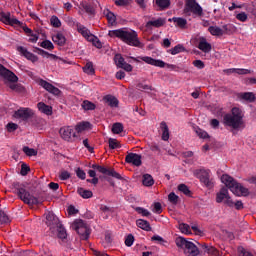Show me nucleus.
I'll return each instance as SVG.
<instances>
[{
	"instance_id": "1",
	"label": "nucleus",
	"mask_w": 256,
	"mask_h": 256,
	"mask_svg": "<svg viewBox=\"0 0 256 256\" xmlns=\"http://www.w3.org/2000/svg\"><path fill=\"white\" fill-rule=\"evenodd\" d=\"M109 35L110 37H118V39H121V41H123L127 45H130L131 47H143V44L141 43V41H139V38L137 37V32L133 30H112L109 32Z\"/></svg>"
},
{
	"instance_id": "2",
	"label": "nucleus",
	"mask_w": 256,
	"mask_h": 256,
	"mask_svg": "<svg viewBox=\"0 0 256 256\" xmlns=\"http://www.w3.org/2000/svg\"><path fill=\"white\" fill-rule=\"evenodd\" d=\"M221 183H223L231 193L237 197H247L249 195V189L245 188L241 183L237 182L235 178L228 174H223L221 176Z\"/></svg>"
},
{
	"instance_id": "3",
	"label": "nucleus",
	"mask_w": 256,
	"mask_h": 256,
	"mask_svg": "<svg viewBox=\"0 0 256 256\" xmlns=\"http://www.w3.org/2000/svg\"><path fill=\"white\" fill-rule=\"evenodd\" d=\"M243 117H245L243 110L234 107L230 114L224 116V125L232 129H241L243 127Z\"/></svg>"
},
{
	"instance_id": "4",
	"label": "nucleus",
	"mask_w": 256,
	"mask_h": 256,
	"mask_svg": "<svg viewBox=\"0 0 256 256\" xmlns=\"http://www.w3.org/2000/svg\"><path fill=\"white\" fill-rule=\"evenodd\" d=\"M194 175L200 179L204 187L207 189H213L215 187V178H213V173L209 169H200L194 172Z\"/></svg>"
},
{
	"instance_id": "5",
	"label": "nucleus",
	"mask_w": 256,
	"mask_h": 256,
	"mask_svg": "<svg viewBox=\"0 0 256 256\" xmlns=\"http://www.w3.org/2000/svg\"><path fill=\"white\" fill-rule=\"evenodd\" d=\"M72 229L77 231L78 235H80L81 239H89V235H91V230L89 226L83 220H75L72 224Z\"/></svg>"
},
{
	"instance_id": "6",
	"label": "nucleus",
	"mask_w": 256,
	"mask_h": 256,
	"mask_svg": "<svg viewBox=\"0 0 256 256\" xmlns=\"http://www.w3.org/2000/svg\"><path fill=\"white\" fill-rule=\"evenodd\" d=\"M141 61H144V63H147V65H153L154 67H160L163 69V67H167L171 71H177V66L173 64H166L163 60H157L149 56H142L139 57Z\"/></svg>"
},
{
	"instance_id": "7",
	"label": "nucleus",
	"mask_w": 256,
	"mask_h": 256,
	"mask_svg": "<svg viewBox=\"0 0 256 256\" xmlns=\"http://www.w3.org/2000/svg\"><path fill=\"white\" fill-rule=\"evenodd\" d=\"M216 203H224L227 207H233L235 205V202H233V199H231V196L229 195V189L225 187H222L216 193Z\"/></svg>"
},
{
	"instance_id": "8",
	"label": "nucleus",
	"mask_w": 256,
	"mask_h": 256,
	"mask_svg": "<svg viewBox=\"0 0 256 256\" xmlns=\"http://www.w3.org/2000/svg\"><path fill=\"white\" fill-rule=\"evenodd\" d=\"M18 195L24 203H27V205H37V203H39V200L25 190V188L18 189Z\"/></svg>"
},
{
	"instance_id": "9",
	"label": "nucleus",
	"mask_w": 256,
	"mask_h": 256,
	"mask_svg": "<svg viewBox=\"0 0 256 256\" xmlns=\"http://www.w3.org/2000/svg\"><path fill=\"white\" fill-rule=\"evenodd\" d=\"M46 225H48V227H50V231H52V233H54L55 228L59 227V225H61V222L59 221V218L57 216H55V214L53 212H48L46 214Z\"/></svg>"
},
{
	"instance_id": "10",
	"label": "nucleus",
	"mask_w": 256,
	"mask_h": 256,
	"mask_svg": "<svg viewBox=\"0 0 256 256\" xmlns=\"http://www.w3.org/2000/svg\"><path fill=\"white\" fill-rule=\"evenodd\" d=\"M0 20L3 23H6V25H12L13 26H17V27H21L22 23L21 21L17 20V18L15 17H11V13L9 12H2L0 14Z\"/></svg>"
},
{
	"instance_id": "11",
	"label": "nucleus",
	"mask_w": 256,
	"mask_h": 256,
	"mask_svg": "<svg viewBox=\"0 0 256 256\" xmlns=\"http://www.w3.org/2000/svg\"><path fill=\"white\" fill-rule=\"evenodd\" d=\"M186 7L188 11H191V13H194V15H198L199 17L203 15V8L195 0H187Z\"/></svg>"
},
{
	"instance_id": "12",
	"label": "nucleus",
	"mask_w": 256,
	"mask_h": 256,
	"mask_svg": "<svg viewBox=\"0 0 256 256\" xmlns=\"http://www.w3.org/2000/svg\"><path fill=\"white\" fill-rule=\"evenodd\" d=\"M115 64L120 69H124V71H127L128 73H131L133 71V66L131 64L125 62V58L121 56V54H116L114 57Z\"/></svg>"
},
{
	"instance_id": "13",
	"label": "nucleus",
	"mask_w": 256,
	"mask_h": 256,
	"mask_svg": "<svg viewBox=\"0 0 256 256\" xmlns=\"http://www.w3.org/2000/svg\"><path fill=\"white\" fill-rule=\"evenodd\" d=\"M60 137L64 141H71L72 137H76L75 130L71 126H64L60 128Z\"/></svg>"
},
{
	"instance_id": "14",
	"label": "nucleus",
	"mask_w": 256,
	"mask_h": 256,
	"mask_svg": "<svg viewBox=\"0 0 256 256\" xmlns=\"http://www.w3.org/2000/svg\"><path fill=\"white\" fill-rule=\"evenodd\" d=\"M125 161L130 165H134V167H141L142 164L141 155L137 153H129L126 155Z\"/></svg>"
},
{
	"instance_id": "15",
	"label": "nucleus",
	"mask_w": 256,
	"mask_h": 256,
	"mask_svg": "<svg viewBox=\"0 0 256 256\" xmlns=\"http://www.w3.org/2000/svg\"><path fill=\"white\" fill-rule=\"evenodd\" d=\"M32 115L33 111L29 108H20L14 113L15 119H22L23 121H27Z\"/></svg>"
},
{
	"instance_id": "16",
	"label": "nucleus",
	"mask_w": 256,
	"mask_h": 256,
	"mask_svg": "<svg viewBox=\"0 0 256 256\" xmlns=\"http://www.w3.org/2000/svg\"><path fill=\"white\" fill-rule=\"evenodd\" d=\"M0 75L1 77H4L6 81H19V78L15 73L11 72L9 69L3 67V65L0 64Z\"/></svg>"
},
{
	"instance_id": "17",
	"label": "nucleus",
	"mask_w": 256,
	"mask_h": 256,
	"mask_svg": "<svg viewBox=\"0 0 256 256\" xmlns=\"http://www.w3.org/2000/svg\"><path fill=\"white\" fill-rule=\"evenodd\" d=\"M40 87H43L48 93H52V95H59L61 93V90L59 88L53 86V84L45 81V80H40L39 81Z\"/></svg>"
},
{
	"instance_id": "18",
	"label": "nucleus",
	"mask_w": 256,
	"mask_h": 256,
	"mask_svg": "<svg viewBox=\"0 0 256 256\" xmlns=\"http://www.w3.org/2000/svg\"><path fill=\"white\" fill-rule=\"evenodd\" d=\"M184 253L188 256H197L199 255V248L193 242L188 241L186 248H184Z\"/></svg>"
},
{
	"instance_id": "19",
	"label": "nucleus",
	"mask_w": 256,
	"mask_h": 256,
	"mask_svg": "<svg viewBox=\"0 0 256 256\" xmlns=\"http://www.w3.org/2000/svg\"><path fill=\"white\" fill-rule=\"evenodd\" d=\"M18 51H19V53H21V55L26 57V59H28L29 61H32V63H36V61H39V58H37V56L35 54L29 52L23 46L18 47Z\"/></svg>"
},
{
	"instance_id": "20",
	"label": "nucleus",
	"mask_w": 256,
	"mask_h": 256,
	"mask_svg": "<svg viewBox=\"0 0 256 256\" xmlns=\"http://www.w3.org/2000/svg\"><path fill=\"white\" fill-rule=\"evenodd\" d=\"M77 31L78 33H81L84 39H87V41L92 40L94 38V35L91 34V31L87 29V27L77 24Z\"/></svg>"
},
{
	"instance_id": "21",
	"label": "nucleus",
	"mask_w": 256,
	"mask_h": 256,
	"mask_svg": "<svg viewBox=\"0 0 256 256\" xmlns=\"http://www.w3.org/2000/svg\"><path fill=\"white\" fill-rule=\"evenodd\" d=\"M211 44L207 42V39L201 38L198 43V49L202 51L203 53H211Z\"/></svg>"
},
{
	"instance_id": "22",
	"label": "nucleus",
	"mask_w": 256,
	"mask_h": 256,
	"mask_svg": "<svg viewBox=\"0 0 256 256\" xmlns=\"http://www.w3.org/2000/svg\"><path fill=\"white\" fill-rule=\"evenodd\" d=\"M240 101H246L247 103H253L255 101V94L253 92H244L238 94Z\"/></svg>"
},
{
	"instance_id": "23",
	"label": "nucleus",
	"mask_w": 256,
	"mask_h": 256,
	"mask_svg": "<svg viewBox=\"0 0 256 256\" xmlns=\"http://www.w3.org/2000/svg\"><path fill=\"white\" fill-rule=\"evenodd\" d=\"M224 71L225 73H228V75H231V73H236L237 75H249V73H251V70L243 68H230Z\"/></svg>"
},
{
	"instance_id": "24",
	"label": "nucleus",
	"mask_w": 256,
	"mask_h": 256,
	"mask_svg": "<svg viewBox=\"0 0 256 256\" xmlns=\"http://www.w3.org/2000/svg\"><path fill=\"white\" fill-rule=\"evenodd\" d=\"M208 31L213 37H223L224 35L223 28L219 26H209Z\"/></svg>"
},
{
	"instance_id": "25",
	"label": "nucleus",
	"mask_w": 256,
	"mask_h": 256,
	"mask_svg": "<svg viewBox=\"0 0 256 256\" xmlns=\"http://www.w3.org/2000/svg\"><path fill=\"white\" fill-rule=\"evenodd\" d=\"M103 15L106 17L110 25H115V23H117V17L109 9H104Z\"/></svg>"
},
{
	"instance_id": "26",
	"label": "nucleus",
	"mask_w": 256,
	"mask_h": 256,
	"mask_svg": "<svg viewBox=\"0 0 256 256\" xmlns=\"http://www.w3.org/2000/svg\"><path fill=\"white\" fill-rule=\"evenodd\" d=\"M37 107L39 111H41V113H44L45 115H51L53 113V108L43 102H39Z\"/></svg>"
},
{
	"instance_id": "27",
	"label": "nucleus",
	"mask_w": 256,
	"mask_h": 256,
	"mask_svg": "<svg viewBox=\"0 0 256 256\" xmlns=\"http://www.w3.org/2000/svg\"><path fill=\"white\" fill-rule=\"evenodd\" d=\"M104 101L109 107H119V100L115 96L107 95L104 97Z\"/></svg>"
},
{
	"instance_id": "28",
	"label": "nucleus",
	"mask_w": 256,
	"mask_h": 256,
	"mask_svg": "<svg viewBox=\"0 0 256 256\" xmlns=\"http://www.w3.org/2000/svg\"><path fill=\"white\" fill-rule=\"evenodd\" d=\"M222 31L224 35H233L237 31V26L233 24H225L222 26Z\"/></svg>"
},
{
	"instance_id": "29",
	"label": "nucleus",
	"mask_w": 256,
	"mask_h": 256,
	"mask_svg": "<svg viewBox=\"0 0 256 256\" xmlns=\"http://www.w3.org/2000/svg\"><path fill=\"white\" fill-rule=\"evenodd\" d=\"M160 128L162 130V140L169 141V126H167L166 122L160 123Z\"/></svg>"
},
{
	"instance_id": "30",
	"label": "nucleus",
	"mask_w": 256,
	"mask_h": 256,
	"mask_svg": "<svg viewBox=\"0 0 256 256\" xmlns=\"http://www.w3.org/2000/svg\"><path fill=\"white\" fill-rule=\"evenodd\" d=\"M142 183L145 187H153L155 185V180L153 179V176L150 174H144Z\"/></svg>"
},
{
	"instance_id": "31",
	"label": "nucleus",
	"mask_w": 256,
	"mask_h": 256,
	"mask_svg": "<svg viewBox=\"0 0 256 256\" xmlns=\"http://www.w3.org/2000/svg\"><path fill=\"white\" fill-rule=\"evenodd\" d=\"M165 25V20L159 18L156 20H151L146 23V27L149 29L150 27H163Z\"/></svg>"
},
{
	"instance_id": "32",
	"label": "nucleus",
	"mask_w": 256,
	"mask_h": 256,
	"mask_svg": "<svg viewBox=\"0 0 256 256\" xmlns=\"http://www.w3.org/2000/svg\"><path fill=\"white\" fill-rule=\"evenodd\" d=\"M54 233H57L59 239H67V231H65V228H63L61 224L55 227Z\"/></svg>"
},
{
	"instance_id": "33",
	"label": "nucleus",
	"mask_w": 256,
	"mask_h": 256,
	"mask_svg": "<svg viewBox=\"0 0 256 256\" xmlns=\"http://www.w3.org/2000/svg\"><path fill=\"white\" fill-rule=\"evenodd\" d=\"M169 21H174L176 27H180L181 29H185V27H187V20L185 18L174 17L172 19H169Z\"/></svg>"
},
{
	"instance_id": "34",
	"label": "nucleus",
	"mask_w": 256,
	"mask_h": 256,
	"mask_svg": "<svg viewBox=\"0 0 256 256\" xmlns=\"http://www.w3.org/2000/svg\"><path fill=\"white\" fill-rule=\"evenodd\" d=\"M137 227H139L140 229H143L144 231H151V224H149L148 221L143 220V219H139L136 222Z\"/></svg>"
},
{
	"instance_id": "35",
	"label": "nucleus",
	"mask_w": 256,
	"mask_h": 256,
	"mask_svg": "<svg viewBox=\"0 0 256 256\" xmlns=\"http://www.w3.org/2000/svg\"><path fill=\"white\" fill-rule=\"evenodd\" d=\"M52 41H54L55 43H57V45H65V36L62 33H58L54 36H52Z\"/></svg>"
},
{
	"instance_id": "36",
	"label": "nucleus",
	"mask_w": 256,
	"mask_h": 256,
	"mask_svg": "<svg viewBox=\"0 0 256 256\" xmlns=\"http://www.w3.org/2000/svg\"><path fill=\"white\" fill-rule=\"evenodd\" d=\"M78 195H81L83 199H91L93 197V192L90 190H85L83 188H78Z\"/></svg>"
},
{
	"instance_id": "37",
	"label": "nucleus",
	"mask_w": 256,
	"mask_h": 256,
	"mask_svg": "<svg viewBox=\"0 0 256 256\" xmlns=\"http://www.w3.org/2000/svg\"><path fill=\"white\" fill-rule=\"evenodd\" d=\"M91 127V124L89 122H82L76 125V131L77 133H83V131H87Z\"/></svg>"
},
{
	"instance_id": "38",
	"label": "nucleus",
	"mask_w": 256,
	"mask_h": 256,
	"mask_svg": "<svg viewBox=\"0 0 256 256\" xmlns=\"http://www.w3.org/2000/svg\"><path fill=\"white\" fill-rule=\"evenodd\" d=\"M40 47H42L43 49H47L48 51H53V49H55L53 42H51L50 40L42 41Z\"/></svg>"
},
{
	"instance_id": "39",
	"label": "nucleus",
	"mask_w": 256,
	"mask_h": 256,
	"mask_svg": "<svg viewBox=\"0 0 256 256\" xmlns=\"http://www.w3.org/2000/svg\"><path fill=\"white\" fill-rule=\"evenodd\" d=\"M175 242L177 247H180V249H184V250L187 247V244L189 243V241L185 240V238L183 237L176 238Z\"/></svg>"
},
{
	"instance_id": "40",
	"label": "nucleus",
	"mask_w": 256,
	"mask_h": 256,
	"mask_svg": "<svg viewBox=\"0 0 256 256\" xmlns=\"http://www.w3.org/2000/svg\"><path fill=\"white\" fill-rule=\"evenodd\" d=\"M23 152L25 153V155H27V157L37 156V150H35L33 148H29V146H24L23 147Z\"/></svg>"
},
{
	"instance_id": "41",
	"label": "nucleus",
	"mask_w": 256,
	"mask_h": 256,
	"mask_svg": "<svg viewBox=\"0 0 256 256\" xmlns=\"http://www.w3.org/2000/svg\"><path fill=\"white\" fill-rule=\"evenodd\" d=\"M84 73L87 75H93L95 73V68H93V63L87 62L86 65L83 67Z\"/></svg>"
},
{
	"instance_id": "42",
	"label": "nucleus",
	"mask_w": 256,
	"mask_h": 256,
	"mask_svg": "<svg viewBox=\"0 0 256 256\" xmlns=\"http://www.w3.org/2000/svg\"><path fill=\"white\" fill-rule=\"evenodd\" d=\"M156 5H158V7L160 9H168L169 5H171V1L170 0H156Z\"/></svg>"
},
{
	"instance_id": "43",
	"label": "nucleus",
	"mask_w": 256,
	"mask_h": 256,
	"mask_svg": "<svg viewBox=\"0 0 256 256\" xmlns=\"http://www.w3.org/2000/svg\"><path fill=\"white\" fill-rule=\"evenodd\" d=\"M112 133H114L115 135H119V133H123V124L121 123L113 124Z\"/></svg>"
},
{
	"instance_id": "44",
	"label": "nucleus",
	"mask_w": 256,
	"mask_h": 256,
	"mask_svg": "<svg viewBox=\"0 0 256 256\" xmlns=\"http://www.w3.org/2000/svg\"><path fill=\"white\" fill-rule=\"evenodd\" d=\"M179 229L181 233H184L185 235H191V227H189L188 224H185V223L179 224Z\"/></svg>"
},
{
	"instance_id": "45",
	"label": "nucleus",
	"mask_w": 256,
	"mask_h": 256,
	"mask_svg": "<svg viewBox=\"0 0 256 256\" xmlns=\"http://www.w3.org/2000/svg\"><path fill=\"white\" fill-rule=\"evenodd\" d=\"M171 55H178V53H182V51H185V47L183 45L178 44L174 48L169 50Z\"/></svg>"
},
{
	"instance_id": "46",
	"label": "nucleus",
	"mask_w": 256,
	"mask_h": 256,
	"mask_svg": "<svg viewBox=\"0 0 256 256\" xmlns=\"http://www.w3.org/2000/svg\"><path fill=\"white\" fill-rule=\"evenodd\" d=\"M103 175H109L110 177H114L115 179H121V174L117 173L114 169H107L106 172L102 173Z\"/></svg>"
},
{
	"instance_id": "47",
	"label": "nucleus",
	"mask_w": 256,
	"mask_h": 256,
	"mask_svg": "<svg viewBox=\"0 0 256 256\" xmlns=\"http://www.w3.org/2000/svg\"><path fill=\"white\" fill-rule=\"evenodd\" d=\"M82 107L85 111H93V109H95V104L86 100L82 103Z\"/></svg>"
},
{
	"instance_id": "48",
	"label": "nucleus",
	"mask_w": 256,
	"mask_h": 256,
	"mask_svg": "<svg viewBox=\"0 0 256 256\" xmlns=\"http://www.w3.org/2000/svg\"><path fill=\"white\" fill-rule=\"evenodd\" d=\"M195 133L200 137V139H207L209 138V134L202 130L201 128H196Z\"/></svg>"
},
{
	"instance_id": "49",
	"label": "nucleus",
	"mask_w": 256,
	"mask_h": 256,
	"mask_svg": "<svg viewBox=\"0 0 256 256\" xmlns=\"http://www.w3.org/2000/svg\"><path fill=\"white\" fill-rule=\"evenodd\" d=\"M108 143L110 149H119L120 147L119 142L115 138H109Z\"/></svg>"
},
{
	"instance_id": "50",
	"label": "nucleus",
	"mask_w": 256,
	"mask_h": 256,
	"mask_svg": "<svg viewBox=\"0 0 256 256\" xmlns=\"http://www.w3.org/2000/svg\"><path fill=\"white\" fill-rule=\"evenodd\" d=\"M178 191H180L184 195H191V190H189V187H187V185L185 184H180L178 186Z\"/></svg>"
},
{
	"instance_id": "51",
	"label": "nucleus",
	"mask_w": 256,
	"mask_h": 256,
	"mask_svg": "<svg viewBox=\"0 0 256 256\" xmlns=\"http://www.w3.org/2000/svg\"><path fill=\"white\" fill-rule=\"evenodd\" d=\"M152 211L157 215H161V213H163V207L161 206V203L155 202Z\"/></svg>"
},
{
	"instance_id": "52",
	"label": "nucleus",
	"mask_w": 256,
	"mask_h": 256,
	"mask_svg": "<svg viewBox=\"0 0 256 256\" xmlns=\"http://www.w3.org/2000/svg\"><path fill=\"white\" fill-rule=\"evenodd\" d=\"M152 241H156V243H158L159 245H167V242L165 241V239H163V237L159 236V235H154L151 238Z\"/></svg>"
},
{
	"instance_id": "53",
	"label": "nucleus",
	"mask_w": 256,
	"mask_h": 256,
	"mask_svg": "<svg viewBox=\"0 0 256 256\" xmlns=\"http://www.w3.org/2000/svg\"><path fill=\"white\" fill-rule=\"evenodd\" d=\"M236 19L238 21H241L242 23H245V21H247V19H249V16L245 12H240V13L236 14Z\"/></svg>"
},
{
	"instance_id": "54",
	"label": "nucleus",
	"mask_w": 256,
	"mask_h": 256,
	"mask_svg": "<svg viewBox=\"0 0 256 256\" xmlns=\"http://www.w3.org/2000/svg\"><path fill=\"white\" fill-rule=\"evenodd\" d=\"M50 23L56 28L61 27V20H59V17L57 16H52L50 19Z\"/></svg>"
},
{
	"instance_id": "55",
	"label": "nucleus",
	"mask_w": 256,
	"mask_h": 256,
	"mask_svg": "<svg viewBox=\"0 0 256 256\" xmlns=\"http://www.w3.org/2000/svg\"><path fill=\"white\" fill-rule=\"evenodd\" d=\"M39 51L43 54V55H47L52 61H61V58H59V56L55 55V54H49L48 52H46L45 50H41L39 49Z\"/></svg>"
},
{
	"instance_id": "56",
	"label": "nucleus",
	"mask_w": 256,
	"mask_h": 256,
	"mask_svg": "<svg viewBox=\"0 0 256 256\" xmlns=\"http://www.w3.org/2000/svg\"><path fill=\"white\" fill-rule=\"evenodd\" d=\"M136 211L137 213H139V215H142L143 217H149V215H151V212H149V210L145 208L138 207L136 208Z\"/></svg>"
},
{
	"instance_id": "57",
	"label": "nucleus",
	"mask_w": 256,
	"mask_h": 256,
	"mask_svg": "<svg viewBox=\"0 0 256 256\" xmlns=\"http://www.w3.org/2000/svg\"><path fill=\"white\" fill-rule=\"evenodd\" d=\"M100 210L102 213H104V215H106V219L109 217V215H111V213H113V210L105 205H102Z\"/></svg>"
},
{
	"instance_id": "58",
	"label": "nucleus",
	"mask_w": 256,
	"mask_h": 256,
	"mask_svg": "<svg viewBox=\"0 0 256 256\" xmlns=\"http://www.w3.org/2000/svg\"><path fill=\"white\" fill-rule=\"evenodd\" d=\"M88 41H90L91 43H93V45H94L95 47H97V49H101V47H103V44L101 43V41L99 40V38H97V37H95V36H94V38H92L91 40H88Z\"/></svg>"
},
{
	"instance_id": "59",
	"label": "nucleus",
	"mask_w": 256,
	"mask_h": 256,
	"mask_svg": "<svg viewBox=\"0 0 256 256\" xmlns=\"http://www.w3.org/2000/svg\"><path fill=\"white\" fill-rule=\"evenodd\" d=\"M135 242V237H133V235H128L125 239V245L127 247H131L133 245V243Z\"/></svg>"
},
{
	"instance_id": "60",
	"label": "nucleus",
	"mask_w": 256,
	"mask_h": 256,
	"mask_svg": "<svg viewBox=\"0 0 256 256\" xmlns=\"http://www.w3.org/2000/svg\"><path fill=\"white\" fill-rule=\"evenodd\" d=\"M168 200L170 201V203L176 204L177 201H179V196H177L175 193L171 192V193L168 195Z\"/></svg>"
},
{
	"instance_id": "61",
	"label": "nucleus",
	"mask_w": 256,
	"mask_h": 256,
	"mask_svg": "<svg viewBox=\"0 0 256 256\" xmlns=\"http://www.w3.org/2000/svg\"><path fill=\"white\" fill-rule=\"evenodd\" d=\"M204 252L208 253V255H217V249L214 247L205 246Z\"/></svg>"
},
{
	"instance_id": "62",
	"label": "nucleus",
	"mask_w": 256,
	"mask_h": 256,
	"mask_svg": "<svg viewBox=\"0 0 256 256\" xmlns=\"http://www.w3.org/2000/svg\"><path fill=\"white\" fill-rule=\"evenodd\" d=\"M92 169H94V171H99V173H102V174L107 172V168L103 166H99L97 164H93Z\"/></svg>"
},
{
	"instance_id": "63",
	"label": "nucleus",
	"mask_w": 256,
	"mask_h": 256,
	"mask_svg": "<svg viewBox=\"0 0 256 256\" xmlns=\"http://www.w3.org/2000/svg\"><path fill=\"white\" fill-rule=\"evenodd\" d=\"M0 221L2 223H9V216H7V214L4 211L0 210Z\"/></svg>"
},
{
	"instance_id": "64",
	"label": "nucleus",
	"mask_w": 256,
	"mask_h": 256,
	"mask_svg": "<svg viewBox=\"0 0 256 256\" xmlns=\"http://www.w3.org/2000/svg\"><path fill=\"white\" fill-rule=\"evenodd\" d=\"M76 175L82 180H85V177H87V174H85V171H83L81 168L76 169Z\"/></svg>"
}]
</instances>
